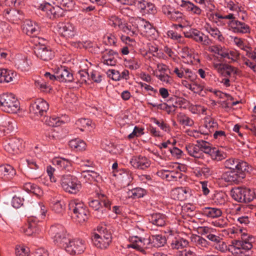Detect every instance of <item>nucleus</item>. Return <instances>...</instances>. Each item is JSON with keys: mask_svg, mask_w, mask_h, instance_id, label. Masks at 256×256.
<instances>
[{"mask_svg": "<svg viewBox=\"0 0 256 256\" xmlns=\"http://www.w3.org/2000/svg\"><path fill=\"white\" fill-rule=\"evenodd\" d=\"M130 244L127 245L128 248H132L146 254V250L149 244L156 248L164 246L166 243V239L162 235H152L148 238L138 236H132L129 238Z\"/></svg>", "mask_w": 256, "mask_h": 256, "instance_id": "obj_1", "label": "nucleus"}, {"mask_svg": "<svg viewBox=\"0 0 256 256\" xmlns=\"http://www.w3.org/2000/svg\"><path fill=\"white\" fill-rule=\"evenodd\" d=\"M242 240H234L228 246V250L233 255L243 256L245 252L250 250L252 247V236H248L246 234L243 233L241 235Z\"/></svg>", "mask_w": 256, "mask_h": 256, "instance_id": "obj_2", "label": "nucleus"}, {"mask_svg": "<svg viewBox=\"0 0 256 256\" xmlns=\"http://www.w3.org/2000/svg\"><path fill=\"white\" fill-rule=\"evenodd\" d=\"M68 209L72 212V218L80 224L86 222L88 218V210L83 202L78 199L71 200L68 204Z\"/></svg>", "mask_w": 256, "mask_h": 256, "instance_id": "obj_3", "label": "nucleus"}, {"mask_svg": "<svg viewBox=\"0 0 256 256\" xmlns=\"http://www.w3.org/2000/svg\"><path fill=\"white\" fill-rule=\"evenodd\" d=\"M0 108L6 112L15 114L20 109V102L13 94L4 93L0 95Z\"/></svg>", "mask_w": 256, "mask_h": 256, "instance_id": "obj_4", "label": "nucleus"}, {"mask_svg": "<svg viewBox=\"0 0 256 256\" xmlns=\"http://www.w3.org/2000/svg\"><path fill=\"white\" fill-rule=\"evenodd\" d=\"M60 184L62 189L70 194L78 193L82 188V184L78 178L71 174H64L62 176Z\"/></svg>", "mask_w": 256, "mask_h": 256, "instance_id": "obj_5", "label": "nucleus"}, {"mask_svg": "<svg viewBox=\"0 0 256 256\" xmlns=\"http://www.w3.org/2000/svg\"><path fill=\"white\" fill-rule=\"evenodd\" d=\"M49 233L53 237L54 243L60 247L65 248L70 241L68 234L64 226L60 224L52 226L49 230Z\"/></svg>", "mask_w": 256, "mask_h": 256, "instance_id": "obj_6", "label": "nucleus"}, {"mask_svg": "<svg viewBox=\"0 0 256 256\" xmlns=\"http://www.w3.org/2000/svg\"><path fill=\"white\" fill-rule=\"evenodd\" d=\"M98 233L94 232L92 236L94 244L101 249L107 248L112 242V236L110 232L102 227L98 228Z\"/></svg>", "mask_w": 256, "mask_h": 256, "instance_id": "obj_7", "label": "nucleus"}, {"mask_svg": "<svg viewBox=\"0 0 256 256\" xmlns=\"http://www.w3.org/2000/svg\"><path fill=\"white\" fill-rule=\"evenodd\" d=\"M102 196L104 199L102 200V202L105 208L102 207L101 202L98 200H92L89 202V206L95 211V216L98 218H101L106 215V208L108 210L110 208V202L106 199L104 195H102Z\"/></svg>", "mask_w": 256, "mask_h": 256, "instance_id": "obj_8", "label": "nucleus"}, {"mask_svg": "<svg viewBox=\"0 0 256 256\" xmlns=\"http://www.w3.org/2000/svg\"><path fill=\"white\" fill-rule=\"evenodd\" d=\"M55 28L58 34L66 40L73 38L76 34L74 26L70 22H60Z\"/></svg>", "mask_w": 256, "mask_h": 256, "instance_id": "obj_9", "label": "nucleus"}, {"mask_svg": "<svg viewBox=\"0 0 256 256\" xmlns=\"http://www.w3.org/2000/svg\"><path fill=\"white\" fill-rule=\"evenodd\" d=\"M86 249L85 242L80 238L70 240L65 246L66 250L71 255L80 254Z\"/></svg>", "mask_w": 256, "mask_h": 256, "instance_id": "obj_10", "label": "nucleus"}, {"mask_svg": "<svg viewBox=\"0 0 256 256\" xmlns=\"http://www.w3.org/2000/svg\"><path fill=\"white\" fill-rule=\"evenodd\" d=\"M250 170H230L226 172L222 175V179L227 182L238 183L244 179L246 173L249 172Z\"/></svg>", "mask_w": 256, "mask_h": 256, "instance_id": "obj_11", "label": "nucleus"}, {"mask_svg": "<svg viewBox=\"0 0 256 256\" xmlns=\"http://www.w3.org/2000/svg\"><path fill=\"white\" fill-rule=\"evenodd\" d=\"M36 56L42 60L48 61L52 60L54 56V52L50 46L38 42L34 48Z\"/></svg>", "mask_w": 256, "mask_h": 256, "instance_id": "obj_12", "label": "nucleus"}, {"mask_svg": "<svg viewBox=\"0 0 256 256\" xmlns=\"http://www.w3.org/2000/svg\"><path fill=\"white\" fill-rule=\"evenodd\" d=\"M138 29L141 34L148 38H154L156 34V30L148 21L144 18H139L138 21Z\"/></svg>", "mask_w": 256, "mask_h": 256, "instance_id": "obj_13", "label": "nucleus"}, {"mask_svg": "<svg viewBox=\"0 0 256 256\" xmlns=\"http://www.w3.org/2000/svg\"><path fill=\"white\" fill-rule=\"evenodd\" d=\"M224 166L226 169L230 170H238L242 171L244 170H250L248 164L241 160L233 158L226 160L224 163Z\"/></svg>", "mask_w": 256, "mask_h": 256, "instance_id": "obj_14", "label": "nucleus"}, {"mask_svg": "<svg viewBox=\"0 0 256 256\" xmlns=\"http://www.w3.org/2000/svg\"><path fill=\"white\" fill-rule=\"evenodd\" d=\"M48 108L49 105L46 100L43 99H38L31 104L30 111L31 114L42 116H45Z\"/></svg>", "mask_w": 256, "mask_h": 256, "instance_id": "obj_15", "label": "nucleus"}, {"mask_svg": "<svg viewBox=\"0 0 256 256\" xmlns=\"http://www.w3.org/2000/svg\"><path fill=\"white\" fill-rule=\"evenodd\" d=\"M184 36L204 46H208L212 43L208 36L196 29H192L190 32H184Z\"/></svg>", "mask_w": 256, "mask_h": 256, "instance_id": "obj_16", "label": "nucleus"}, {"mask_svg": "<svg viewBox=\"0 0 256 256\" xmlns=\"http://www.w3.org/2000/svg\"><path fill=\"white\" fill-rule=\"evenodd\" d=\"M4 148L10 154H18L23 148L22 140L16 138H10L5 142Z\"/></svg>", "mask_w": 256, "mask_h": 256, "instance_id": "obj_17", "label": "nucleus"}, {"mask_svg": "<svg viewBox=\"0 0 256 256\" xmlns=\"http://www.w3.org/2000/svg\"><path fill=\"white\" fill-rule=\"evenodd\" d=\"M162 12L168 18L174 22H180L183 19L182 12L176 10L174 8L170 5H164L162 8Z\"/></svg>", "mask_w": 256, "mask_h": 256, "instance_id": "obj_18", "label": "nucleus"}, {"mask_svg": "<svg viewBox=\"0 0 256 256\" xmlns=\"http://www.w3.org/2000/svg\"><path fill=\"white\" fill-rule=\"evenodd\" d=\"M228 25L230 29L235 33L248 34L250 32V26L244 22L238 20H230Z\"/></svg>", "mask_w": 256, "mask_h": 256, "instance_id": "obj_19", "label": "nucleus"}, {"mask_svg": "<svg viewBox=\"0 0 256 256\" xmlns=\"http://www.w3.org/2000/svg\"><path fill=\"white\" fill-rule=\"evenodd\" d=\"M130 164L136 168L144 170L150 166V162L145 156H134L131 158Z\"/></svg>", "mask_w": 256, "mask_h": 256, "instance_id": "obj_20", "label": "nucleus"}, {"mask_svg": "<svg viewBox=\"0 0 256 256\" xmlns=\"http://www.w3.org/2000/svg\"><path fill=\"white\" fill-rule=\"evenodd\" d=\"M22 30L27 35L34 36L39 34L40 28L35 22L26 20L24 22Z\"/></svg>", "mask_w": 256, "mask_h": 256, "instance_id": "obj_21", "label": "nucleus"}, {"mask_svg": "<svg viewBox=\"0 0 256 256\" xmlns=\"http://www.w3.org/2000/svg\"><path fill=\"white\" fill-rule=\"evenodd\" d=\"M218 128V123L212 118L204 119V125L200 127V132L204 135H208Z\"/></svg>", "mask_w": 256, "mask_h": 256, "instance_id": "obj_22", "label": "nucleus"}, {"mask_svg": "<svg viewBox=\"0 0 256 256\" xmlns=\"http://www.w3.org/2000/svg\"><path fill=\"white\" fill-rule=\"evenodd\" d=\"M158 174L162 178L168 181H178L182 178V174L178 171L162 170L158 172Z\"/></svg>", "mask_w": 256, "mask_h": 256, "instance_id": "obj_23", "label": "nucleus"}, {"mask_svg": "<svg viewBox=\"0 0 256 256\" xmlns=\"http://www.w3.org/2000/svg\"><path fill=\"white\" fill-rule=\"evenodd\" d=\"M118 54L112 50H106L102 53V62L104 64L114 66L117 62Z\"/></svg>", "mask_w": 256, "mask_h": 256, "instance_id": "obj_24", "label": "nucleus"}, {"mask_svg": "<svg viewBox=\"0 0 256 256\" xmlns=\"http://www.w3.org/2000/svg\"><path fill=\"white\" fill-rule=\"evenodd\" d=\"M44 12H46L47 16L50 19L59 18L62 16L63 14L62 8L57 5H56V6H52L48 2L46 4Z\"/></svg>", "mask_w": 256, "mask_h": 256, "instance_id": "obj_25", "label": "nucleus"}, {"mask_svg": "<svg viewBox=\"0 0 256 256\" xmlns=\"http://www.w3.org/2000/svg\"><path fill=\"white\" fill-rule=\"evenodd\" d=\"M206 238L214 242L213 246L216 250L222 252L226 250V244L219 236L211 233L206 236Z\"/></svg>", "mask_w": 256, "mask_h": 256, "instance_id": "obj_26", "label": "nucleus"}, {"mask_svg": "<svg viewBox=\"0 0 256 256\" xmlns=\"http://www.w3.org/2000/svg\"><path fill=\"white\" fill-rule=\"evenodd\" d=\"M16 170L14 168L9 164L1 165L0 166V178L4 180H11L16 174Z\"/></svg>", "mask_w": 256, "mask_h": 256, "instance_id": "obj_27", "label": "nucleus"}, {"mask_svg": "<svg viewBox=\"0 0 256 256\" xmlns=\"http://www.w3.org/2000/svg\"><path fill=\"white\" fill-rule=\"evenodd\" d=\"M50 206L54 212L62 214L65 211L66 204L61 198H54L51 200Z\"/></svg>", "mask_w": 256, "mask_h": 256, "instance_id": "obj_28", "label": "nucleus"}, {"mask_svg": "<svg viewBox=\"0 0 256 256\" xmlns=\"http://www.w3.org/2000/svg\"><path fill=\"white\" fill-rule=\"evenodd\" d=\"M4 12V16L12 23H18L23 18L22 14L19 10L8 8Z\"/></svg>", "mask_w": 256, "mask_h": 256, "instance_id": "obj_29", "label": "nucleus"}, {"mask_svg": "<svg viewBox=\"0 0 256 256\" xmlns=\"http://www.w3.org/2000/svg\"><path fill=\"white\" fill-rule=\"evenodd\" d=\"M180 6L185 8L186 11L193 15L199 16L202 13V10L199 6L190 1L182 0Z\"/></svg>", "mask_w": 256, "mask_h": 256, "instance_id": "obj_30", "label": "nucleus"}, {"mask_svg": "<svg viewBox=\"0 0 256 256\" xmlns=\"http://www.w3.org/2000/svg\"><path fill=\"white\" fill-rule=\"evenodd\" d=\"M148 220L154 225L163 226L166 224V217L164 214L155 213L149 216Z\"/></svg>", "mask_w": 256, "mask_h": 256, "instance_id": "obj_31", "label": "nucleus"}, {"mask_svg": "<svg viewBox=\"0 0 256 256\" xmlns=\"http://www.w3.org/2000/svg\"><path fill=\"white\" fill-rule=\"evenodd\" d=\"M202 214L211 218H214L220 217L222 214L220 208L212 207H205L202 209Z\"/></svg>", "mask_w": 256, "mask_h": 256, "instance_id": "obj_32", "label": "nucleus"}, {"mask_svg": "<svg viewBox=\"0 0 256 256\" xmlns=\"http://www.w3.org/2000/svg\"><path fill=\"white\" fill-rule=\"evenodd\" d=\"M22 162H26L28 166L30 169L37 170L39 168L38 162L36 160V154L34 152H30L24 158H22Z\"/></svg>", "mask_w": 256, "mask_h": 256, "instance_id": "obj_33", "label": "nucleus"}, {"mask_svg": "<svg viewBox=\"0 0 256 256\" xmlns=\"http://www.w3.org/2000/svg\"><path fill=\"white\" fill-rule=\"evenodd\" d=\"M54 164L66 172H70L72 170V162L68 160L62 158H55L52 160Z\"/></svg>", "mask_w": 256, "mask_h": 256, "instance_id": "obj_34", "label": "nucleus"}, {"mask_svg": "<svg viewBox=\"0 0 256 256\" xmlns=\"http://www.w3.org/2000/svg\"><path fill=\"white\" fill-rule=\"evenodd\" d=\"M41 228L40 226L32 220H30L28 225L24 228V232L28 236L38 234Z\"/></svg>", "mask_w": 256, "mask_h": 256, "instance_id": "obj_35", "label": "nucleus"}, {"mask_svg": "<svg viewBox=\"0 0 256 256\" xmlns=\"http://www.w3.org/2000/svg\"><path fill=\"white\" fill-rule=\"evenodd\" d=\"M206 30L214 38L217 39L219 42H222L224 38L219 30L215 27L212 26L208 24L204 26Z\"/></svg>", "mask_w": 256, "mask_h": 256, "instance_id": "obj_36", "label": "nucleus"}, {"mask_svg": "<svg viewBox=\"0 0 256 256\" xmlns=\"http://www.w3.org/2000/svg\"><path fill=\"white\" fill-rule=\"evenodd\" d=\"M57 78L60 82H70L73 80V75L67 69L61 68L57 72Z\"/></svg>", "mask_w": 256, "mask_h": 256, "instance_id": "obj_37", "label": "nucleus"}, {"mask_svg": "<svg viewBox=\"0 0 256 256\" xmlns=\"http://www.w3.org/2000/svg\"><path fill=\"white\" fill-rule=\"evenodd\" d=\"M191 240L196 246L202 250H204L208 248L209 246L208 242L200 236L194 235L192 236Z\"/></svg>", "mask_w": 256, "mask_h": 256, "instance_id": "obj_38", "label": "nucleus"}, {"mask_svg": "<svg viewBox=\"0 0 256 256\" xmlns=\"http://www.w3.org/2000/svg\"><path fill=\"white\" fill-rule=\"evenodd\" d=\"M192 190L188 187H180L175 189L174 192L177 195L176 198L180 201L186 200L191 194Z\"/></svg>", "mask_w": 256, "mask_h": 256, "instance_id": "obj_39", "label": "nucleus"}, {"mask_svg": "<svg viewBox=\"0 0 256 256\" xmlns=\"http://www.w3.org/2000/svg\"><path fill=\"white\" fill-rule=\"evenodd\" d=\"M23 188L28 192L32 193L37 196H40L43 194L40 187L31 182L24 183L23 185Z\"/></svg>", "mask_w": 256, "mask_h": 256, "instance_id": "obj_40", "label": "nucleus"}, {"mask_svg": "<svg viewBox=\"0 0 256 256\" xmlns=\"http://www.w3.org/2000/svg\"><path fill=\"white\" fill-rule=\"evenodd\" d=\"M16 66L18 69L23 72L28 71L30 69V64L25 56H18L16 59Z\"/></svg>", "mask_w": 256, "mask_h": 256, "instance_id": "obj_41", "label": "nucleus"}, {"mask_svg": "<svg viewBox=\"0 0 256 256\" xmlns=\"http://www.w3.org/2000/svg\"><path fill=\"white\" fill-rule=\"evenodd\" d=\"M212 200L214 204L216 206H224L226 202L227 196L222 192H216L214 194Z\"/></svg>", "mask_w": 256, "mask_h": 256, "instance_id": "obj_42", "label": "nucleus"}, {"mask_svg": "<svg viewBox=\"0 0 256 256\" xmlns=\"http://www.w3.org/2000/svg\"><path fill=\"white\" fill-rule=\"evenodd\" d=\"M70 146L74 150L82 151L86 149V144L84 141L79 140H72L69 142Z\"/></svg>", "mask_w": 256, "mask_h": 256, "instance_id": "obj_43", "label": "nucleus"}, {"mask_svg": "<svg viewBox=\"0 0 256 256\" xmlns=\"http://www.w3.org/2000/svg\"><path fill=\"white\" fill-rule=\"evenodd\" d=\"M12 35L11 28L4 22H0V38H7Z\"/></svg>", "mask_w": 256, "mask_h": 256, "instance_id": "obj_44", "label": "nucleus"}, {"mask_svg": "<svg viewBox=\"0 0 256 256\" xmlns=\"http://www.w3.org/2000/svg\"><path fill=\"white\" fill-rule=\"evenodd\" d=\"M245 188L238 187L233 188L230 191L232 197L236 201L242 202Z\"/></svg>", "mask_w": 256, "mask_h": 256, "instance_id": "obj_45", "label": "nucleus"}, {"mask_svg": "<svg viewBox=\"0 0 256 256\" xmlns=\"http://www.w3.org/2000/svg\"><path fill=\"white\" fill-rule=\"evenodd\" d=\"M14 78V74L6 69H0V83L10 82Z\"/></svg>", "mask_w": 256, "mask_h": 256, "instance_id": "obj_46", "label": "nucleus"}, {"mask_svg": "<svg viewBox=\"0 0 256 256\" xmlns=\"http://www.w3.org/2000/svg\"><path fill=\"white\" fill-rule=\"evenodd\" d=\"M186 149L188 154L192 156L198 158L201 156L202 152L198 145L189 144L186 146Z\"/></svg>", "mask_w": 256, "mask_h": 256, "instance_id": "obj_47", "label": "nucleus"}, {"mask_svg": "<svg viewBox=\"0 0 256 256\" xmlns=\"http://www.w3.org/2000/svg\"><path fill=\"white\" fill-rule=\"evenodd\" d=\"M177 120L184 126H191L194 124L193 120L183 113H179L177 115Z\"/></svg>", "mask_w": 256, "mask_h": 256, "instance_id": "obj_48", "label": "nucleus"}, {"mask_svg": "<svg viewBox=\"0 0 256 256\" xmlns=\"http://www.w3.org/2000/svg\"><path fill=\"white\" fill-rule=\"evenodd\" d=\"M221 56L232 62L236 61L239 56V54L236 50L224 49Z\"/></svg>", "mask_w": 256, "mask_h": 256, "instance_id": "obj_49", "label": "nucleus"}, {"mask_svg": "<svg viewBox=\"0 0 256 256\" xmlns=\"http://www.w3.org/2000/svg\"><path fill=\"white\" fill-rule=\"evenodd\" d=\"M82 176L84 178L90 182L92 181H98L100 178V174L92 170H86L83 172Z\"/></svg>", "mask_w": 256, "mask_h": 256, "instance_id": "obj_50", "label": "nucleus"}, {"mask_svg": "<svg viewBox=\"0 0 256 256\" xmlns=\"http://www.w3.org/2000/svg\"><path fill=\"white\" fill-rule=\"evenodd\" d=\"M140 65V60L136 58H132L125 60L126 66L132 70L138 69Z\"/></svg>", "mask_w": 256, "mask_h": 256, "instance_id": "obj_51", "label": "nucleus"}, {"mask_svg": "<svg viewBox=\"0 0 256 256\" xmlns=\"http://www.w3.org/2000/svg\"><path fill=\"white\" fill-rule=\"evenodd\" d=\"M13 124L12 121L9 120H4L0 124V134H2V132H9L12 131L14 128Z\"/></svg>", "mask_w": 256, "mask_h": 256, "instance_id": "obj_52", "label": "nucleus"}, {"mask_svg": "<svg viewBox=\"0 0 256 256\" xmlns=\"http://www.w3.org/2000/svg\"><path fill=\"white\" fill-rule=\"evenodd\" d=\"M92 124L90 120L88 118H80L76 122V125L81 131H84V128H89Z\"/></svg>", "mask_w": 256, "mask_h": 256, "instance_id": "obj_53", "label": "nucleus"}, {"mask_svg": "<svg viewBox=\"0 0 256 256\" xmlns=\"http://www.w3.org/2000/svg\"><path fill=\"white\" fill-rule=\"evenodd\" d=\"M197 142L200 152L202 151L204 153L210 155L214 148L211 147V144L209 142L204 140H197Z\"/></svg>", "mask_w": 256, "mask_h": 256, "instance_id": "obj_54", "label": "nucleus"}, {"mask_svg": "<svg viewBox=\"0 0 256 256\" xmlns=\"http://www.w3.org/2000/svg\"><path fill=\"white\" fill-rule=\"evenodd\" d=\"M256 198V194L254 190L245 188L244 194L242 202L248 203L251 202Z\"/></svg>", "mask_w": 256, "mask_h": 256, "instance_id": "obj_55", "label": "nucleus"}, {"mask_svg": "<svg viewBox=\"0 0 256 256\" xmlns=\"http://www.w3.org/2000/svg\"><path fill=\"white\" fill-rule=\"evenodd\" d=\"M210 156L213 159L217 161H221L227 157V154L226 152L215 148H214Z\"/></svg>", "mask_w": 256, "mask_h": 256, "instance_id": "obj_56", "label": "nucleus"}, {"mask_svg": "<svg viewBox=\"0 0 256 256\" xmlns=\"http://www.w3.org/2000/svg\"><path fill=\"white\" fill-rule=\"evenodd\" d=\"M188 244V240L183 238H178L172 241V248L179 249L186 247Z\"/></svg>", "mask_w": 256, "mask_h": 256, "instance_id": "obj_57", "label": "nucleus"}, {"mask_svg": "<svg viewBox=\"0 0 256 256\" xmlns=\"http://www.w3.org/2000/svg\"><path fill=\"white\" fill-rule=\"evenodd\" d=\"M108 24L114 28L118 26L120 28L123 23L122 20L118 16L115 15H112L108 17Z\"/></svg>", "mask_w": 256, "mask_h": 256, "instance_id": "obj_58", "label": "nucleus"}, {"mask_svg": "<svg viewBox=\"0 0 256 256\" xmlns=\"http://www.w3.org/2000/svg\"><path fill=\"white\" fill-rule=\"evenodd\" d=\"M45 123L46 125L50 126H58L62 122L60 120V118L56 116H50L47 118L45 120Z\"/></svg>", "mask_w": 256, "mask_h": 256, "instance_id": "obj_59", "label": "nucleus"}, {"mask_svg": "<svg viewBox=\"0 0 256 256\" xmlns=\"http://www.w3.org/2000/svg\"><path fill=\"white\" fill-rule=\"evenodd\" d=\"M144 190L141 188H136L132 190L128 193L130 197L138 198L142 197L144 195Z\"/></svg>", "mask_w": 256, "mask_h": 256, "instance_id": "obj_60", "label": "nucleus"}, {"mask_svg": "<svg viewBox=\"0 0 256 256\" xmlns=\"http://www.w3.org/2000/svg\"><path fill=\"white\" fill-rule=\"evenodd\" d=\"M212 224L216 227L224 228L228 226V221L226 218H222L212 222Z\"/></svg>", "mask_w": 256, "mask_h": 256, "instance_id": "obj_61", "label": "nucleus"}, {"mask_svg": "<svg viewBox=\"0 0 256 256\" xmlns=\"http://www.w3.org/2000/svg\"><path fill=\"white\" fill-rule=\"evenodd\" d=\"M236 71L237 69L236 68L226 64V66L224 68V72L221 75L225 77L230 76L232 74H236Z\"/></svg>", "mask_w": 256, "mask_h": 256, "instance_id": "obj_62", "label": "nucleus"}, {"mask_svg": "<svg viewBox=\"0 0 256 256\" xmlns=\"http://www.w3.org/2000/svg\"><path fill=\"white\" fill-rule=\"evenodd\" d=\"M74 4L72 0H61L59 6L62 8V10H70L72 9Z\"/></svg>", "mask_w": 256, "mask_h": 256, "instance_id": "obj_63", "label": "nucleus"}, {"mask_svg": "<svg viewBox=\"0 0 256 256\" xmlns=\"http://www.w3.org/2000/svg\"><path fill=\"white\" fill-rule=\"evenodd\" d=\"M29 252V249L24 246H18L16 248V256H28Z\"/></svg>", "mask_w": 256, "mask_h": 256, "instance_id": "obj_64", "label": "nucleus"}]
</instances>
